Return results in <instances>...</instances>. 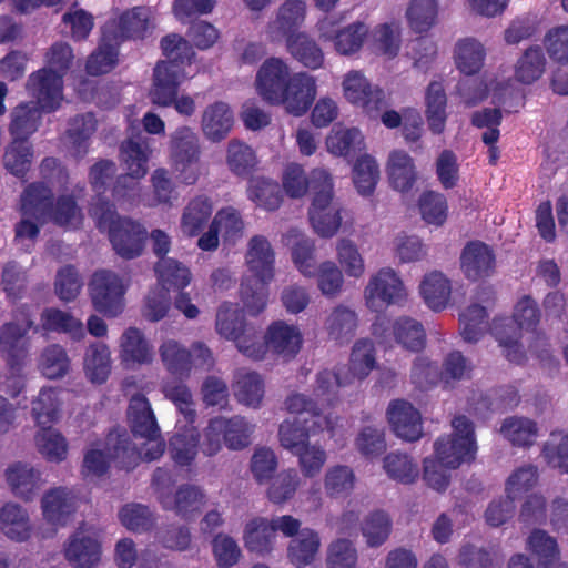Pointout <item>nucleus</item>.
<instances>
[{
    "instance_id": "f257e3e1",
    "label": "nucleus",
    "mask_w": 568,
    "mask_h": 568,
    "mask_svg": "<svg viewBox=\"0 0 568 568\" xmlns=\"http://www.w3.org/2000/svg\"><path fill=\"white\" fill-rule=\"evenodd\" d=\"M255 87L257 94L271 105L282 106L294 116L304 115L317 97V80L305 72H292L288 63L276 57L260 67Z\"/></svg>"
},
{
    "instance_id": "f03ea898",
    "label": "nucleus",
    "mask_w": 568,
    "mask_h": 568,
    "mask_svg": "<svg viewBox=\"0 0 568 568\" xmlns=\"http://www.w3.org/2000/svg\"><path fill=\"white\" fill-rule=\"evenodd\" d=\"M163 54L166 61L159 62L153 71V84L150 90L152 103L175 111L185 118L195 114L196 102L189 94H178L179 87L187 78L185 67H190L194 58V51L190 43L178 34H169L161 41Z\"/></svg>"
},
{
    "instance_id": "7ed1b4c3",
    "label": "nucleus",
    "mask_w": 568,
    "mask_h": 568,
    "mask_svg": "<svg viewBox=\"0 0 568 568\" xmlns=\"http://www.w3.org/2000/svg\"><path fill=\"white\" fill-rule=\"evenodd\" d=\"M128 418L134 436L144 439V443L138 449L126 434L116 436L112 452L109 450V464L112 462L115 467L125 470L135 468L140 462L159 459L165 449L160 427L145 396L138 394L131 397Z\"/></svg>"
},
{
    "instance_id": "20e7f679",
    "label": "nucleus",
    "mask_w": 568,
    "mask_h": 568,
    "mask_svg": "<svg viewBox=\"0 0 568 568\" xmlns=\"http://www.w3.org/2000/svg\"><path fill=\"white\" fill-rule=\"evenodd\" d=\"M27 90L36 102H22L11 112L9 133L12 138L29 140L38 130L42 112L55 111L63 99V80L55 72L42 68L29 75Z\"/></svg>"
},
{
    "instance_id": "39448f33",
    "label": "nucleus",
    "mask_w": 568,
    "mask_h": 568,
    "mask_svg": "<svg viewBox=\"0 0 568 568\" xmlns=\"http://www.w3.org/2000/svg\"><path fill=\"white\" fill-rule=\"evenodd\" d=\"M245 265L250 275L241 282V300L248 313H261L267 303L268 284L275 276V252L263 235L252 236L246 245Z\"/></svg>"
},
{
    "instance_id": "423d86ee",
    "label": "nucleus",
    "mask_w": 568,
    "mask_h": 568,
    "mask_svg": "<svg viewBox=\"0 0 568 568\" xmlns=\"http://www.w3.org/2000/svg\"><path fill=\"white\" fill-rule=\"evenodd\" d=\"M312 203L308 220L321 237H333L342 225V205L334 199V180L324 168L311 171Z\"/></svg>"
},
{
    "instance_id": "0eeeda50",
    "label": "nucleus",
    "mask_w": 568,
    "mask_h": 568,
    "mask_svg": "<svg viewBox=\"0 0 568 568\" xmlns=\"http://www.w3.org/2000/svg\"><path fill=\"white\" fill-rule=\"evenodd\" d=\"M514 321L515 323L508 318L495 320L491 329L508 361L519 364L525 358V353L519 344V329H532L539 322V311L531 297L524 296L517 302Z\"/></svg>"
},
{
    "instance_id": "6e6552de",
    "label": "nucleus",
    "mask_w": 568,
    "mask_h": 568,
    "mask_svg": "<svg viewBox=\"0 0 568 568\" xmlns=\"http://www.w3.org/2000/svg\"><path fill=\"white\" fill-rule=\"evenodd\" d=\"M453 435L442 436L434 443V456L446 468H458L464 463L475 459L477 453L473 423L465 416H457L452 422Z\"/></svg>"
},
{
    "instance_id": "1a4fd4ad",
    "label": "nucleus",
    "mask_w": 568,
    "mask_h": 568,
    "mask_svg": "<svg viewBox=\"0 0 568 568\" xmlns=\"http://www.w3.org/2000/svg\"><path fill=\"white\" fill-rule=\"evenodd\" d=\"M300 527L301 520L292 515L254 517L244 527V545L248 551L264 556L274 549L277 532L283 537H293Z\"/></svg>"
},
{
    "instance_id": "9d476101",
    "label": "nucleus",
    "mask_w": 568,
    "mask_h": 568,
    "mask_svg": "<svg viewBox=\"0 0 568 568\" xmlns=\"http://www.w3.org/2000/svg\"><path fill=\"white\" fill-rule=\"evenodd\" d=\"M254 426L244 417H214L203 430L201 448L206 456L217 454L222 443L231 450H241L250 445Z\"/></svg>"
},
{
    "instance_id": "9b49d317",
    "label": "nucleus",
    "mask_w": 568,
    "mask_h": 568,
    "mask_svg": "<svg viewBox=\"0 0 568 568\" xmlns=\"http://www.w3.org/2000/svg\"><path fill=\"white\" fill-rule=\"evenodd\" d=\"M32 317V307L27 304L20 305L13 311L14 321L3 324L0 328V352L12 371H19L27 357V333L30 329L39 331Z\"/></svg>"
},
{
    "instance_id": "f8f14e48",
    "label": "nucleus",
    "mask_w": 568,
    "mask_h": 568,
    "mask_svg": "<svg viewBox=\"0 0 568 568\" xmlns=\"http://www.w3.org/2000/svg\"><path fill=\"white\" fill-rule=\"evenodd\" d=\"M363 297L368 310L382 312L389 305L405 303L408 291L399 274L394 268L385 266L369 276Z\"/></svg>"
},
{
    "instance_id": "ddd939ff",
    "label": "nucleus",
    "mask_w": 568,
    "mask_h": 568,
    "mask_svg": "<svg viewBox=\"0 0 568 568\" xmlns=\"http://www.w3.org/2000/svg\"><path fill=\"white\" fill-rule=\"evenodd\" d=\"M336 422L337 417L332 414H315L313 420L306 417L285 419L278 428L281 446L294 454L310 444L311 436H316L324 430L332 432Z\"/></svg>"
},
{
    "instance_id": "4468645a",
    "label": "nucleus",
    "mask_w": 568,
    "mask_h": 568,
    "mask_svg": "<svg viewBox=\"0 0 568 568\" xmlns=\"http://www.w3.org/2000/svg\"><path fill=\"white\" fill-rule=\"evenodd\" d=\"M342 89L346 101L362 108L371 116L387 106L385 92L373 85L361 71H348L343 78Z\"/></svg>"
},
{
    "instance_id": "2eb2a0df",
    "label": "nucleus",
    "mask_w": 568,
    "mask_h": 568,
    "mask_svg": "<svg viewBox=\"0 0 568 568\" xmlns=\"http://www.w3.org/2000/svg\"><path fill=\"white\" fill-rule=\"evenodd\" d=\"M244 234V221L240 212L226 206L219 210L213 216L209 229L203 232L199 240L197 246L202 251H215L220 244V237L225 243H235Z\"/></svg>"
},
{
    "instance_id": "dca6fc26",
    "label": "nucleus",
    "mask_w": 568,
    "mask_h": 568,
    "mask_svg": "<svg viewBox=\"0 0 568 568\" xmlns=\"http://www.w3.org/2000/svg\"><path fill=\"white\" fill-rule=\"evenodd\" d=\"M120 156L126 174L118 180L114 191L120 192L119 189L134 190L139 184V180L148 172V162L151 156L148 139L138 136L136 139L126 140L121 145Z\"/></svg>"
},
{
    "instance_id": "f3484780",
    "label": "nucleus",
    "mask_w": 568,
    "mask_h": 568,
    "mask_svg": "<svg viewBox=\"0 0 568 568\" xmlns=\"http://www.w3.org/2000/svg\"><path fill=\"white\" fill-rule=\"evenodd\" d=\"M144 240L145 231L139 223L109 211V241L118 255L124 258L139 256Z\"/></svg>"
},
{
    "instance_id": "a211bd4d",
    "label": "nucleus",
    "mask_w": 568,
    "mask_h": 568,
    "mask_svg": "<svg viewBox=\"0 0 568 568\" xmlns=\"http://www.w3.org/2000/svg\"><path fill=\"white\" fill-rule=\"evenodd\" d=\"M317 31L323 41H332L339 54H352L361 49L368 34V28L363 22H354L338 28L332 18H324L317 23Z\"/></svg>"
},
{
    "instance_id": "6ab92c4d",
    "label": "nucleus",
    "mask_w": 568,
    "mask_h": 568,
    "mask_svg": "<svg viewBox=\"0 0 568 568\" xmlns=\"http://www.w3.org/2000/svg\"><path fill=\"white\" fill-rule=\"evenodd\" d=\"M234 123L235 116L230 104L224 101H214L203 109L200 129L209 142L219 143L229 136Z\"/></svg>"
},
{
    "instance_id": "aec40b11",
    "label": "nucleus",
    "mask_w": 568,
    "mask_h": 568,
    "mask_svg": "<svg viewBox=\"0 0 568 568\" xmlns=\"http://www.w3.org/2000/svg\"><path fill=\"white\" fill-rule=\"evenodd\" d=\"M387 420L399 438L415 442L423 435L422 415L409 402L392 400L387 407Z\"/></svg>"
},
{
    "instance_id": "412c9836",
    "label": "nucleus",
    "mask_w": 568,
    "mask_h": 568,
    "mask_svg": "<svg viewBox=\"0 0 568 568\" xmlns=\"http://www.w3.org/2000/svg\"><path fill=\"white\" fill-rule=\"evenodd\" d=\"M291 540L286 548V558L295 568H306L313 566L320 555L322 539L313 528L302 526L298 531L290 537Z\"/></svg>"
},
{
    "instance_id": "4be33fe9",
    "label": "nucleus",
    "mask_w": 568,
    "mask_h": 568,
    "mask_svg": "<svg viewBox=\"0 0 568 568\" xmlns=\"http://www.w3.org/2000/svg\"><path fill=\"white\" fill-rule=\"evenodd\" d=\"M264 338L267 349L285 359L294 358L303 345V334L298 326L284 321L272 323Z\"/></svg>"
},
{
    "instance_id": "5701e85b",
    "label": "nucleus",
    "mask_w": 568,
    "mask_h": 568,
    "mask_svg": "<svg viewBox=\"0 0 568 568\" xmlns=\"http://www.w3.org/2000/svg\"><path fill=\"white\" fill-rule=\"evenodd\" d=\"M496 258L493 250L480 241L468 243L460 255V268L471 281H478L493 275Z\"/></svg>"
},
{
    "instance_id": "b1692460",
    "label": "nucleus",
    "mask_w": 568,
    "mask_h": 568,
    "mask_svg": "<svg viewBox=\"0 0 568 568\" xmlns=\"http://www.w3.org/2000/svg\"><path fill=\"white\" fill-rule=\"evenodd\" d=\"M358 314L351 306L338 304L334 306L324 321V331L328 338L336 344H347L357 332Z\"/></svg>"
},
{
    "instance_id": "393cba45",
    "label": "nucleus",
    "mask_w": 568,
    "mask_h": 568,
    "mask_svg": "<svg viewBox=\"0 0 568 568\" xmlns=\"http://www.w3.org/2000/svg\"><path fill=\"white\" fill-rule=\"evenodd\" d=\"M54 195L43 182L30 183L21 194V212L40 224L49 221Z\"/></svg>"
},
{
    "instance_id": "a878e982",
    "label": "nucleus",
    "mask_w": 568,
    "mask_h": 568,
    "mask_svg": "<svg viewBox=\"0 0 568 568\" xmlns=\"http://www.w3.org/2000/svg\"><path fill=\"white\" fill-rule=\"evenodd\" d=\"M213 210L214 205L211 197L197 195L191 199L181 214V233L187 237L199 236L212 217Z\"/></svg>"
},
{
    "instance_id": "bb28decb",
    "label": "nucleus",
    "mask_w": 568,
    "mask_h": 568,
    "mask_svg": "<svg viewBox=\"0 0 568 568\" xmlns=\"http://www.w3.org/2000/svg\"><path fill=\"white\" fill-rule=\"evenodd\" d=\"M420 297L434 312L445 310L452 296V281L440 271L426 273L418 286Z\"/></svg>"
},
{
    "instance_id": "cd10ccee",
    "label": "nucleus",
    "mask_w": 568,
    "mask_h": 568,
    "mask_svg": "<svg viewBox=\"0 0 568 568\" xmlns=\"http://www.w3.org/2000/svg\"><path fill=\"white\" fill-rule=\"evenodd\" d=\"M386 173L390 186L399 192H408L417 180L414 159L404 150H393L389 153Z\"/></svg>"
},
{
    "instance_id": "c85d7f7f",
    "label": "nucleus",
    "mask_w": 568,
    "mask_h": 568,
    "mask_svg": "<svg viewBox=\"0 0 568 568\" xmlns=\"http://www.w3.org/2000/svg\"><path fill=\"white\" fill-rule=\"evenodd\" d=\"M306 4L302 0H286L278 9L276 19L268 23L267 38L275 42L291 36L305 18Z\"/></svg>"
},
{
    "instance_id": "c756f323",
    "label": "nucleus",
    "mask_w": 568,
    "mask_h": 568,
    "mask_svg": "<svg viewBox=\"0 0 568 568\" xmlns=\"http://www.w3.org/2000/svg\"><path fill=\"white\" fill-rule=\"evenodd\" d=\"M89 182L94 192L89 203V215L95 220L100 232L106 230V160H100L89 173Z\"/></svg>"
},
{
    "instance_id": "7c9ffc66",
    "label": "nucleus",
    "mask_w": 568,
    "mask_h": 568,
    "mask_svg": "<svg viewBox=\"0 0 568 568\" xmlns=\"http://www.w3.org/2000/svg\"><path fill=\"white\" fill-rule=\"evenodd\" d=\"M453 59L456 69L465 75L478 73L486 60V48L477 39L467 37L457 40L454 45Z\"/></svg>"
},
{
    "instance_id": "2f4dec72",
    "label": "nucleus",
    "mask_w": 568,
    "mask_h": 568,
    "mask_svg": "<svg viewBox=\"0 0 568 568\" xmlns=\"http://www.w3.org/2000/svg\"><path fill=\"white\" fill-rule=\"evenodd\" d=\"M284 242L292 248V260L298 272L305 277L315 276V243L298 230H290Z\"/></svg>"
},
{
    "instance_id": "473e14b6",
    "label": "nucleus",
    "mask_w": 568,
    "mask_h": 568,
    "mask_svg": "<svg viewBox=\"0 0 568 568\" xmlns=\"http://www.w3.org/2000/svg\"><path fill=\"white\" fill-rule=\"evenodd\" d=\"M425 116L428 129L434 134H442L447 121V95L442 82L433 81L425 92Z\"/></svg>"
},
{
    "instance_id": "72a5a7b5",
    "label": "nucleus",
    "mask_w": 568,
    "mask_h": 568,
    "mask_svg": "<svg viewBox=\"0 0 568 568\" xmlns=\"http://www.w3.org/2000/svg\"><path fill=\"white\" fill-rule=\"evenodd\" d=\"M6 478L12 493L26 501L32 500L40 489V471L27 464L16 463L8 467Z\"/></svg>"
},
{
    "instance_id": "f704fd0d",
    "label": "nucleus",
    "mask_w": 568,
    "mask_h": 568,
    "mask_svg": "<svg viewBox=\"0 0 568 568\" xmlns=\"http://www.w3.org/2000/svg\"><path fill=\"white\" fill-rule=\"evenodd\" d=\"M327 151L336 156H353L365 149V140L356 128L334 126L326 136Z\"/></svg>"
},
{
    "instance_id": "c9c22d12",
    "label": "nucleus",
    "mask_w": 568,
    "mask_h": 568,
    "mask_svg": "<svg viewBox=\"0 0 568 568\" xmlns=\"http://www.w3.org/2000/svg\"><path fill=\"white\" fill-rule=\"evenodd\" d=\"M233 393L239 403L258 408L264 397V382L256 372L241 368L234 375Z\"/></svg>"
},
{
    "instance_id": "e433bc0d",
    "label": "nucleus",
    "mask_w": 568,
    "mask_h": 568,
    "mask_svg": "<svg viewBox=\"0 0 568 568\" xmlns=\"http://www.w3.org/2000/svg\"><path fill=\"white\" fill-rule=\"evenodd\" d=\"M438 13V0H409L405 10V19L414 33L424 34L436 26Z\"/></svg>"
},
{
    "instance_id": "4c0bfd02",
    "label": "nucleus",
    "mask_w": 568,
    "mask_h": 568,
    "mask_svg": "<svg viewBox=\"0 0 568 568\" xmlns=\"http://www.w3.org/2000/svg\"><path fill=\"white\" fill-rule=\"evenodd\" d=\"M161 503L165 508L174 509L184 518L197 514L206 504L204 490L195 485H182L176 490L174 498L161 496Z\"/></svg>"
},
{
    "instance_id": "58836bf2",
    "label": "nucleus",
    "mask_w": 568,
    "mask_h": 568,
    "mask_svg": "<svg viewBox=\"0 0 568 568\" xmlns=\"http://www.w3.org/2000/svg\"><path fill=\"white\" fill-rule=\"evenodd\" d=\"M179 420L178 432L170 439L169 452L171 458L180 466L190 465L199 452L200 434L195 427H182Z\"/></svg>"
},
{
    "instance_id": "ea45409f",
    "label": "nucleus",
    "mask_w": 568,
    "mask_h": 568,
    "mask_svg": "<svg viewBox=\"0 0 568 568\" xmlns=\"http://www.w3.org/2000/svg\"><path fill=\"white\" fill-rule=\"evenodd\" d=\"M335 256L338 267L347 276L362 278L366 273V262L359 246L351 239L342 237L335 243Z\"/></svg>"
},
{
    "instance_id": "a19ab883",
    "label": "nucleus",
    "mask_w": 568,
    "mask_h": 568,
    "mask_svg": "<svg viewBox=\"0 0 568 568\" xmlns=\"http://www.w3.org/2000/svg\"><path fill=\"white\" fill-rule=\"evenodd\" d=\"M44 518L52 525L64 526L74 513L72 497L64 488H53L41 500Z\"/></svg>"
},
{
    "instance_id": "79ce46f5",
    "label": "nucleus",
    "mask_w": 568,
    "mask_h": 568,
    "mask_svg": "<svg viewBox=\"0 0 568 568\" xmlns=\"http://www.w3.org/2000/svg\"><path fill=\"white\" fill-rule=\"evenodd\" d=\"M159 354L169 373L183 378L190 376L192 355L181 343L175 339H165L159 347Z\"/></svg>"
},
{
    "instance_id": "37998d69",
    "label": "nucleus",
    "mask_w": 568,
    "mask_h": 568,
    "mask_svg": "<svg viewBox=\"0 0 568 568\" xmlns=\"http://www.w3.org/2000/svg\"><path fill=\"white\" fill-rule=\"evenodd\" d=\"M546 64L542 49L538 45L529 47L516 61L514 77L523 84H531L542 77Z\"/></svg>"
},
{
    "instance_id": "c03bdc74",
    "label": "nucleus",
    "mask_w": 568,
    "mask_h": 568,
    "mask_svg": "<svg viewBox=\"0 0 568 568\" xmlns=\"http://www.w3.org/2000/svg\"><path fill=\"white\" fill-rule=\"evenodd\" d=\"M121 357L125 363L148 364L153 358V347L145 339L143 333L135 328L129 327L121 337Z\"/></svg>"
},
{
    "instance_id": "a18cd8bd",
    "label": "nucleus",
    "mask_w": 568,
    "mask_h": 568,
    "mask_svg": "<svg viewBox=\"0 0 568 568\" xmlns=\"http://www.w3.org/2000/svg\"><path fill=\"white\" fill-rule=\"evenodd\" d=\"M152 10L149 7H134L123 12L113 31L114 38H143L151 27Z\"/></svg>"
},
{
    "instance_id": "49530a36",
    "label": "nucleus",
    "mask_w": 568,
    "mask_h": 568,
    "mask_svg": "<svg viewBox=\"0 0 568 568\" xmlns=\"http://www.w3.org/2000/svg\"><path fill=\"white\" fill-rule=\"evenodd\" d=\"M286 47L290 54L308 69H318L323 65L324 54L316 42L305 33L287 37Z\"/></svg>"
},
{
    "instance_id": "de8ad7c7",
    "label": "nucleus",
    "mask_w": 568,
    "mask_h": 568,
    "mask_svg": "<svg viewBox=\"0 0 568 568\" xmlns=\"http://www.w3.org/2000/svg\"><path fill=\"white\" fill-rule=\"evenodd\" d=\"M375 347L371 339L361 338L352 347L348 373L352 383L363 381L376 367Z\"/></svg>"
},
{
    "instance_id": "09e8293b",
    "label": "nucleus",
    "mask_w": 568,
    "mask_h": 568,
    "mask_svg": "<svg viewBox=\"0 0 568 568\" xmlns=\"http://www.w3.org/2000/svg\"><path fill=\"white\" fill-rule=\"evenodd\" d=\"M355 485V473L347 465L329 466L323 477L324 491L329 498L347 497L354 490Z\"/></svg>"
},
{
    "instance_id": "8fccbe9b",
    "label": "nucleus",
    "mask_w": 568,
    "mask_h": 568,
    "mask_svg": "<svg viewBox=\"0 0 568 568\" xmlns=\"http://www.w3.org/2000/svg\"><path fill=\"white\" fill-rule=\"evenodd\" d=\"M170 160L202 156L199 134L189 125L178 126L169 139Z\"/></svg>"
},
{
    "instance_id": "3c124183",
    "label": "nucleus",
    "mask_w": 568,
    "mask_h": 568,
    "mask_svg": "<svg viewBox=\"0 0 568 568\" xmlns=\"http://www.w3.org/2000/svg\"><path fill=\"white\" fill-rule=\"evenodd\" d=\"M247 328L243 312L237 304L224 302L219 306L215 318V331L221 337L233 341Z\"/></svg>"
},
{
    "instance_id": "603ef678",
    "label": "nucleus",
    "mask_w": 568,
    "mask_h": 568,
    "mask_svg": "<svg viewBox=\"0 0 568 568\" xmlns=\"http://www.w3.org/2000/svg\"><path fill=\"white\" fill-rule=\"evenodd\" d=\"M0 529L10 539L23 541L30 536L27 513L17 504L7 503L0 509Z\"/></svg>"
},
{
    "instance_id": "864d4df0",
    "label": "nucleus",
    "mask_w": 568,
    "mask_h": 568,
    "mask_svg": "<svg viewBox=\"0 0 568 568\" xmlns=\"http://www.w3.org/2000/svg\"><path fill=\"white\" fill-rule=\"evenodd\" d=\"M526 549L535 557L539 568H550L559 559L557 540L541 529L530 532Z\"/></svg>"
},
{
    "instance_id": "5fc2aeb1",
    "label": "nucleus",
    "mask_w": 568,
    "mask_h": 568,
    "mask_svg": "<svg viewBox=\"0 0 568 568\" xmlns=\"http://www.w3.org/2000/svg\"><path fill=\"white\" fill-rule=\"evenodd\" d=\"M402 28L398 22H386L376 26L371 33L374 52L388 59L395 58L400 49Z\"/></svg>"
},
{
    "instance_id": "6e6d98bb",
    "label": "nucleus",
    "mask_w": 568,
    "mask_h": 568,
    "mask_svg": "<svg viewBox=\"0 0 568 568\" xmlns=\"http://www.w3.org/2000/svg\"><path fill=\"white\" fill-rule=\"evenodd\" d=\"M349 384H352V379L348 375L342 376L338 372L323 369L316 374L313 396L320 405H331L337 398L339 388Z\"/></svg>"
},
{
    "instance_id": "4d7b16f0",
    "label": "nucleus",
    "mask_w": 568,
    "mask_h": 568,
    "mask_svg": "<svg viewBox=\"0 0 568 568\" xmlns=\"http://www.w3.org/2000/svg\"><path fill=\"white\" fill-rule=\"evenodd\" d=\"M100 545L91 537H72L64 549L67 560L79 568H92L100 560Z\"/></svg>"
},
{
    "instance_id": "13d9d810",
    "label": "nucleus",
    "mask_w": 568,
    "mask_h": 568,
    "mask_svg": "<svg viewBox=\"0 0 568 568\" xmlns=\"http://www.w3.org/2000/svg\"><path fill=\"white\" fill-rule=\"evenodd\" d=\"M271 480L266 497L274 505H284L293 499L301 486V477L295 468L283 469Z\"/></svg>"
},
{
    "instance_id": "bf43d9fd",
    "label": "nucleus",
    "mask_w": 568,
    "mask_h": 568,
    "mask_svg": "<svg viewBox=\"0 0 568 568\" xmlns=\"http://www.w3.org/2000/svg\"><path fill=\"white\" fill-rule=\"evenodd\" d=\"M41 327L45 332L70 334L74 339H80L84 336V327L81 321L54 307L43 310L41 314Z\"/></svg>"
},
{
    "instance_id": "052dcab7",
    "label": "nucleus",
    "mask_w": 568,
    "mask_h": 568,
    "mask_svg": "<svg viewBox=\"0 0 568 568\" xmlns=\"http://www.w3.org/2000/svg\"><path fill=\"white\" fill-rule=\"evenodd\" d=\"M34 440L40 454L49 462L60 463L67 458L68 443L64 436L52 425L39 426Z\"/></svg>"
},
{
    "instance_id": "680f3d73",
    "label": "nucleus",
    "mask_w": 568,
    "mask_h": 568,
    "mask_svg": "<svg viewBox=\"0 0 568 568\" xmlns=\"http://www.w3.org/2000/svg\"><path fill=\"white\" fill-rule=\"evenodd\" d=\"M83 212L72 194H62L53 200L49 221L62 227L78 229L83 223Z\"/></svg>"
},
{
    "instance_id": "e2e57ef3",
    "label": "nucleus",
    "mask_w": 568,
    "mask_h": 568,
    "mask_svg": "<svg viewBox=\"0 0 568 568\" xmlns=\"http://www.w3.org/2000/svg\"><path fill=\"white\" fill-rule=\"evenodd\" d=\"M393 336L397 344L412 352L424 348L426 334L423 325L410 317H400L393 324Z\"/></svg>"
},
{
    "instance_id": "0e129e2a",
    "label": "nucleus",
    "mask_w": 568,
    "mask_h": 568,
    "mask_svg": "<svg viewBox=\"0 0 568 568\" xmlns=\"http://www.w3.org/2000/svg\"><path fill=\"white\" fill-rule=\"evenodd\" d=\"M33 151L29 140L12 138L3 154V165L16 176H23L30 169Z\"/></svg>"
},
{
    "instance_id": "69168bd1",
    "label": "nucleus",
    "mask_w": 568,
    "mask_h": 568,
    "mask_svg": "<svg viewBox=\"0 0 568 568\" xmlns=\"http://www.w3.org/2000/svg\"><path fill=\"white\" fill-rule=\"evenodd\" d=\"M500 434L513 445L530 446L538 436V428L534 420L514 416L503 422Z\"/></svg>"
},
{
    "instance_id": "338daca9",
    "label": "nucleus",
    "mask_w": 568,
    "mask_h": 568,
    "mask_svg": "<svg viewBox=\"0 0 568 568\" xmlns=\"http://www.w3.org/2000/svg\"><path fill=\"white\" fill-rule=\"evenodd\" d=\"M345 274L336 262L326 260L315 267L318 291L327 298H335L343 292Z\"/></svg>"
},
{
    "instance_id": "774afa93",
    "label": "nucleus",
    "mask_w": 568,
    "mask_h": 568,
    "mask_svg": "<svg viewBox=\"0 0 568 568\" xmlns=\"http://www.w3.org/2000/svg\"><path fill=\"white\" fill-rule=\"evenodd\" d=\"M379 179V166L369 154H362L353 166V183L357 192L363 196L371 195Z\"/></svg>"
}]
</instances>
